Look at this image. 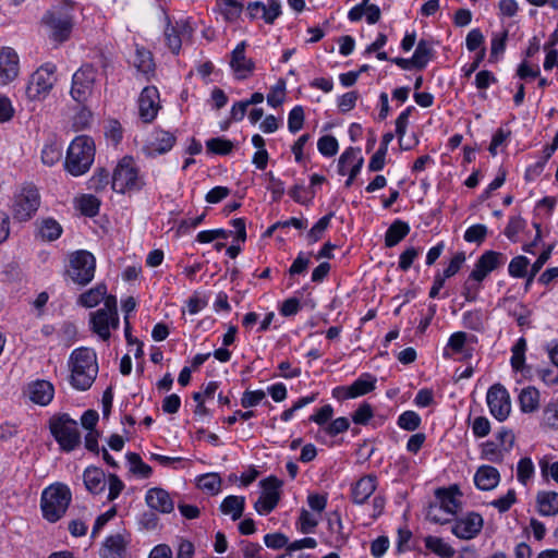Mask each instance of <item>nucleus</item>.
Instances as JSON below:
<instances>
[{"mask_svg":"<svg viewBox=\"0 0 558 558\" xmlns=\"http://www.w3.org/2000/svg\"><path fill=\"white\" fill-rule=\"evenodd\" d=\"M71 367V384L77 390H87L98 374L97 356L88 348L75 349L69 360Z\"/></svg>","mask_w":558,"mask_h":558,"instance_id":"nucleus-1","label":"nucleus"},{"mask_svg":"<svg viewBox=\"0 0 558 558\" xmlns=\"http://www.w3.org/2000/svg\"><path fill=\"white\" fill-rule=\"evenodd\" d=\"M95 159V143L87 135L76 136L70 144L64 161L65 170L74 177L86 173Z\"/></svg>","mask_w":558,"mask_h":558,"instance_id":"nucleus-2","label":"nucleus"},{"mask_svg":"<svg viewBox=\"0 0 558 558\" xmlns=\"http://www.w3.org/2000/svg\"><path fill=\"white\" fill-rule=\"evenodd\" d=\"M71 500L72 494L65 484L56 483L48 486L41 493L43 517L51 523L59 521L68 510Z\"/></svg>","mask_w":558,"mask_h":558,"instance_id":"nucleus-3","label":"nucleus"},{"mask_svg":"<svg viewBox=\"0 0 558 558\" xmlns=\"http://www.w3.org/2000/svg\"><path fill=\"white\" fill-rule=\"evenodd\" d=\"M49 429L62 451L71 452L81 445L77 422L66 413L53 415L49 420Z\"/></svg>","mask_w":558,"mask_h":558,"instance_id":"nucleus-4","label":"nucleus"},{"mask_svg":"<svg viewBox=\"0 0 558 558\" xmlns=\"http://www.w3.org/2000/svg\"><path fill=\"white\" fill-rule=\"evenodd\" d=\"M144 184L134 159L131 156H124L112 173V190L121 194L138 192Z\"/></svg>","mask_w":558,"mask_h":558,"instance_id":"nucleus-5","label":"nucleus"},{"mask_svg":"<svg viewBox=\"0 0 558 558\" xmlns=\"http://www.w3.org/2000/svg\"><path fill=\"white\" fill-rule=\"evenodd\" d=\"M90 324L93 331L102 340L106 341L110 338V328L117 329L119 327L116 296H107L104 307L90 313Z\"/></svg>","mask_w":558,"mask_h":558,"instance_id":"nucleus-6","label":"nucleus"},{"mask_svg":"<svg viewBox=\"0 0 558 558\" xmlns=\"http://www.w3.org/2000/svg\"><path fill=\"white\" fill-rule=\"evenodd\" d=\"M95 269V256L88 251L80 250L71 254L66 274L74 283L86 286L94 279Z\"/></svg>","mask_w":558,"mask_h":558,"instance_id":"nucleus-7","label":"nucleus"},{"mask_svg":"<svg viewBox=\"0 0 558 558\" xmlns=\"http://www.w3.org/2000/svg\"><path fill=\"white\" fill-rule=\"evenodd\" d=\"M39 205L40 195L37 187L33 184H26L14 197L12 216L20 222L27 221L36 214Z\"/></svg>","mask_w":558,"mask_h":558,"instance_id":"nucleus-8","label":"nucleus"},{"mask_svg":"<svg viewBox=\"0 0 558 558\" xmlns=\"http://www.w3.org/2000/svg\"><path fill=\"white\" fill-rule=\"evenodd\" d=\"M56 65L46 63L37 69L32 75L26 86V96L31 100L44 99L56 82Z\"/></svg>","mask_w":558,"mask_h":558,"instance_id":"nucleus-9","label":"nucleus"},{"mask_svg":"<svg viewBox=\"0 0 558 558\" xmlns=\"http://www.w3.org/2000/svg\"><path fill=\"white\" fill-rule=\"evenodd\" d=\"M97 70L89 63L83 64L72 76L71 97L85 104L93 95Z\"/></svg>","mask_w":558,"mask_h":558,"instance_id":"nucleus-10","label":"nucleus"},{"mask_svg":"<svg viewBox=\"0 0 558 558\" xmlns=\"http://www.w3.org/2000/svg\"><path fill=\"white\" fill-rule=\"evenodd\" d=\"M259 484L263 488V493L254 504V508L259 514H268L277 507L280 500L279 489L282 482L276 476H269L262 480Z\"/></svg>","mask_w":558,"mask_h":558,"instance_id":"nucleus-11","label":"nucleus"},{"mask_svg":"<svg viewBox=\"0 0 558 558\" xmlns=\"http://www.w3.org/2000/svg\"><path fill=\"white\" fill-rule=\"evenodd\" d=\"M486 401L492 415L499 422L509 416L511 411L510 396L501 384H495L488 389Z\"/></svg>","mask_w":558,"mask_h":558,"instance_id":"nucleus-12","label":"nucleus"},{"mask_svg":"<svg viewBox=\"0 0 558 558\" xmlns=\"http://www.w3.org/2000/svg\"><path fill=\"white\" fill-rule=\"evenodd\" d=\"M43 22L51 29V37L58 43L66 40L71 34L73 22L72 16L64 11H48Z\"/></svg>","mask_w":558,"mask_h":558,"instance_id":"nucleus-13","label":"nucleus"},{"mask_svg":"<svg viewBox=\"0 0 558 558\" xmlns=\"http://www.w3.org/2000/svg\"><path fill=\"white\" fill-rule=\"evenodd\" d=\"M20 73V58L11 47L0 48V86L13 82Z\"/></svg>","mask_w":558,"mask_h":558,"instance_id":"nucleus-14","label":"nucleus"},{"mask_svg":"<svg viewBox=\"0 0 558 558\" xmlns=\"http://www.w3.org/2000/svg\"><path fill=\"white\" fill-rule=\"evenodd\" d=\"M131 535L126 532L111 534L106 537L100 549V558H125Z\"/></svg>","mask_w":558,"mask_h":558,"instance_id":"nucleus-15","label":"nucleus"},{"mask_svg":"<svg viewBox=\"0 0 558 558\" xmlns=\"http://www.w3.org/2000/svg\"><path fill=\"white\" fill-rule=\"evenodd\" d=\"M483 523L480 513L470 512L465 517L456 520L451 532L461 539H472L482 531Z\"/></svg>","mask_w":558,"mask_h":558,"instance_id":"nucleus-16","label":"nucleus"},{"mask_svg":"<svg viewBox=\"0 0 558 558\" xmlns=\"http://www.w3.org/2000/svg\"><path fill=\"white\" fill-rule=\"evenodd\" d=\"M159 92L155 86L145 87L138 98V110L141 119L149 123L151 122L159 110Z\"/></svg>","mask_w":558,"mask_h":558,"instance_id":"nucleus-17","label":"nucleus"},{"mask_svg":"<svg viewBox=\"0 0 558 558\" xmlns=\"http://www.w3.org/2000/svg\"><path fill=\"white\" fill-rule=\"evenodd\" d=\"M462 493L457 485H452L448 488H437L435 490L436 502L445 510V513L450 517H454L462 508L460 500Z\"/></svg>","mask_w":558,"mask_h":558,"instance_id":"nucleus-18","label":"nucleus"},{"mask_svg":"<svg viewBox=\"0 0 558 558\" xmlns=\"http://www.w3.org/2000/svg\"><path fill=\"white\" fill-rule=\"evenodd\" d=\"M246 43L241 41L231 52L230 66L238 80L247 78L255 69V63L251 58L245 56Z\"/></svg>","mask_w":558,"mask_h":558,"instance_id":"nucleus-19","label":"nucleus"},{"mask_svg":"<svg viewBox=\"0 0 558 558\" xmlns=\"http://www.w3.org/2000/svg\"><path fill=\"white\" fill-rule=\"evenodd\" d=\"M364 159L361 156V149L349 147L345 149L338 160V172L341 175L345 174V163H352V167L349 171V178L345 181V186L349 187L353 183L356 175L360 173L361 168L363 166Z\"/></svg>","mask_w":558,"mask_h":558,"instance_id":"nucleus-20","label":"nucleus"},{"mask_svg":"<svg viewBox=\"0 0 558 558\" xmlns=\"http://www.w3.org/2000/svg\"><path fill=\"white\" fill-rule=\"evenodd\" d=\"M146 505L153 511L168 514L174 510V500L170 494L161 487H153L146 492Z\"/></svg>","mask_w":558,"mask_h":558,"instance_id":"nucleus-21","label":"nucleus"},{"mask_svg":"<svg viewBox=\"0 0 558 558\" xmlns=\"http://www.w3.org/2000/svg\"><path fill=\"white\" fill-rule=\"evenodd\" d=\"M247 12L251 19L260 17L265 23L274 24L281 14V3L279 0H268L267 4L260 1L250 2Z\"/></svg>","mask_w":558,"mask_h":558,"instance_id":"nucleus-22","label":"nucleus"},{"mask_svg":"<svg viewBox=\"0 0 558 558\" xmlns=\"http://www.w3.org/2000/svg\"><path fill=\"white\" fill-rule=\"evenodd\" d=\"M175 143V136L163 130H156L146 146L147 155L155 157L168 153Z\"/></svg>","mask_w":558,"mask_h":558,"instance_id":"nucleus-23","label":"nucleus"},{"mask_svg":"<svg viewBox=\"0 0 558 558\" xmlns=\"http://www.w3.org/2000/svg\"><path fill=\"white\" fill-rule=\"evenodd\" d=\"M27 392L29 396V399L39 405H48L54 395V387L53 385L45 379H37L35 381H32L27 386Z\"/></svg>","mask_w":558,"mask_h":558,"instance_id":"nucleus-24","label":"nucleus"},{"mask_svg":"<svg viewBox=\"0 0 558 558\" xmlns=\"http://www.w3.org/2000/svg\"><path fill=\"white\" fill-rule=\"evenodd\" d=\"M377 478L368 474L357 480L351 489L352 501L356 505H363L376 490Z\"/></svg>","mask_w":558,"mask_h":558,"instance_id":"nucleus-25","label":"nucleus"},{"mask_svg":"<svg viewBox=\"0 0 558 558\" xmlns=\"http://www.w3.org/2000/svg\"><path fill=\"white\" fill-rule=\"evenodd\" d=\"M500 480L498 470L490 465H482L474 475V482L478 489L490 490L495 488Z\"/></svg>","mask_w":558,"mask_h":558,"instance_id":"nucleus-26","label":"nucleus"},{"mask_svg":"<svg viewBox=\"0 0 558 558\" xmlns=\"http://www.w3.org/2000/svg\"><path fill=\"white\" fill-rule=\"evenodd\" d=\"M83 481L86 489L92 494H99L105 490L106 475L97 466H88L83 473Z\"/></svg>","mask_w":558,"mask_h":558,"instance_id":"nucleus-27","label":"nucleus"},{"mask_svg":"<svg viewBox=\"0 0 558 558\" xmlns=\"http://www.w3.org/2000/svg\"><path fill=\"white\" fill-rule=\"evenodd\" d=\"M244 508L245 497L235 495L227 496L219 507L220 511L226 515H230L233 521L239 520L243 515Z\"/></svg>","mask_w":558,"mask_h":558,"instance_id":"nucleus-28","label":"nucleus"},{"mask_svg":"<svg viewBox=\"0 0 558 558\" xmlns=\"http://www.w3.org/2000/svg\"><path fill=\"white\" fill-rule=\"evenodd\" d=\"M410 232V226L402 220H395L385 233V245L393 247L401 242Z\"/></svg>","mask_w":558,"mask_h":558,"instance_id":"nucleus-29","label":"nucleus"},{"mask_svg":"<svg viewBox=\"0 0 558 558\" xmlns=\"http://www.w3.org/2000/svg\"><path fill=\"white\" fill-rule=\"evenodd\" d=\"M538 512L542 515H555L558 513V493L541 492L537 494Z\"/></svg>","mask_w":558,"mask_h":558,"instance_id":"nucleus-30","label":"nucleus"},{"mask_svg":"<svg viewBox=\"0 0 558 558\" xmlns=\"http://www.w3.org/2000/svg\"><path fill=\"white\" fill-rule=\"evenodd\" d=\"M376 378L371 374H363L350 385L349 396L357 398L373 391L376 387Z\"/></svg>","mask_w":558,"mask_h":558,"instance_id":"nucleus-31","label":"nucleus"},{"mask_svg":"<svg viewBox=\"0 0 558 558\" xmlns=\"http://www.w3.org/2000/svg\"><path fill=\"white\" fill-rule=\"evenodd\" d=\"M519 402L522 412L531 413L538 409L539 392L534 387H526L519 395Z\"/></svg>","mask_w":558,"mask_h":558,"instance_id":"nucleus-32","label":"nucleus"},{"mask_svg":"<svg viewBox=\"0 0 558 558\" xmlns=\"http://www.w3.org/2000/svg\"><path fill=\"white\" fill-rule=\"evenodd\" d=\"M133 64L137 71L144 75H148L155 71L153 54L145 48H136Z\"/></svg>","mask_w":558,"mask_h":558,"instance_id":"nucleus-33","label":"nucleus"},{"mask_svg":"<svg viewBox=\"0 0 558 558\" xmlns=\"http://www.w3.org/2000/svg\"><path fill=\"white\" fill-rule=\"evenodd\" d=\"M434 56L432 44L421 39L413 53V61L416 63V70H424Z\"/></svg>","mask_w":558,"mask_h":558,"instance_id":"nucleus-34","label":"nucleus"},{"mask_svg":"<svg viewBox=\"0 0 558 558\" xmlns=\"http://www.w3.org/2000/svg\"><path fill=\"white\" fill-rule=\"evenodd\" d=\"M107 296V287L106 284L100 283L81 294L80 303L83 306L90 308L98 305L101 300L105 301Z\"/></svg>","mask_w":558,"mask_h":558,"instance_id":"nucleus-35","label":"nucleus"},{"mask_svg":"<svg viewBox=\"0 0 558 558\" xmlns=\"http://www.w3.org/2000/svg\"><path fill=\"white\" fill-rule=\"evenodd\" d=\"M126 459L130 465V472L141 478L150 477L153 469L142 460L138 453L129 452Z\"/></svg>","mask_w":558,"mask_h":558,"instance_id":"nucleus-36","label":"nucleus"},{"mask_svg":"<svg viewBox=\"0 0 558 558\" xmlns=\"http://www.w3.org/2000/svg\"><path fill=\"white\" fill-rule=\"evenodd\" d=\"M39 235L47 241H54L60 238L62 228L59 222L52 218L43 219L38 226Z\"/></svg>","mask_w":558,"mask_h":558,"instance_id":"nucleus-37","label":"nucleus"},{"mask_svg":"<svg viewBox=\"0 0 558 558\" xmlns=\"http://www.w3.org/2000/svg\"><path fill=\"white\" fill-rule=\"evenodd\" d=\"M425 546L436 555L445 558H450L454 555V549L446 543L442 538L436 536H427L425 538Z\"/></svg>","mask_w":558,"mask_h":558,"instance_id":"nucleus-38","label":"nucleus"},{"mask_svg":"<svg viewBox=\"0 0 558 558\" xmlns=\"http://www.w3.org/2000/svg\"><path fill=\"white\" fill-rule=\"evenodd\" d=\"M526 340L521 337L511 349V366L514 371H522L525 362Z\"/></svg>","mask_w":558,"mask_h":558,"instance_id":"nucleus-39","label":"nucleus"},{"mask_svg":"<svg viewBox=\"0 0 558 558\" xmlns=\"http://www.w3.org/2000/svg\"><path fill=\"white\" fill-rule=\"evenodd\" d=\"M62 156V146L57 142H49L45 144L41 150V160L47 166H53Z\"/></svg>","mask_w":558,"mask_h":558,"instance_id":"nucleus-40","label":"nucleus"},{"mask_svg":"<svg viewBox=\"0 0 558 558\" xmlns=\"http://www.w3.org/2000/svg\"><path fill=\"white\" fill-rule=\"evenodd\" d=\"M480 262V266L485 268L486 271L492 272L495 270L500 264L504 263L505 257L501 253L495 251H486L481 255L477 259Z\"/></svg>","mask_w":558,"mask_h":558,"instance_id":"nucleus-41","label":"nucleus"},{"mask_svg":"<svg viewBox=\"0 0 558 558\" xmlns=\"http://www.w3.org/2000/svg\"><path fill=\"white\" fill-rule=\"evenodd\" d=\"M167 20L169 19L167 17ZM163 34L166 45L168 46V48L171 50L172 53L179 54L182 47L183 38L175 32L170 21L167 22Z\"/></svg>","mask_w":558,"mask_h":558,"instance_id":"nucleus-42","label":"nucleus"},{"mask_svg":"<svg viewBox=\"0 0 558 558\" xmlns=\"http://www.w3.org/2000/svg\"><path fill=\"white\" fill-rule=\"evenodd\" d=\"M100 201L90 194L83 195L78 201V208L83 215L94 217L98 214Z\"/></svg>","mask_w":558,"mask_h":558,"instance_id":"nucleus-43","label":"nucleus"},{"mask_svg":"<svg viewBox=\"0 0 558 558\" xmlns=\"http://www.w3.org/2000/svg\"><path fill=\"white\" fill-rule=\"evenodd\" d=\"M206 147L209 153L217 155H228L233 149V143L223 137H215L206 142Z\"/></svg>","mask_w":558,"mask_h":558,"instance_id":"nucleus-44","label":"nucleus"},{"mask_svg":"<svg viewBox=\"0 0 558 558\" xmlns=\"http://www.w3.org/2000/svg\"><path fill=\"white\" fill-rule=\"evenodd\" d=\"M332 216L333 213L325 215L311 228V230L307 232V239L311 243H315L322 239L324 232L330 223Z\"/></svg>","mask_w":558,"mask_h":558,"instance_id":"nucleus-45","label":"nucleus"},{"mask_svg":"<svg viewBox=\"0 0 558 558\" xmlns=\"http://www.w3.org/2000/svg\"><path fill=\"white\" fill-rule=\"evenodd\" d=\"M421 422L420 415L414 411H405L398 417V426L409 432L417 429Z\"/></svg>","mask_w":558,"mask_h":558,"instance_id":"nucleus-46","label":"nucleus"},{"mask_svg":"<svg viewBox=\"0 0 558 558\" xmlns=\"http://www.w3.org/2000/svg\"><path fill=\"white\" fill-rule=\"evenodd\" d=\"M286 94V81L283 78L278 80L267 95V102L269 106L277 108L282 105Z\"/></svg>","mask_w":558,"mask_h":558,"instance_id":"nucleus-47","label":"nucleus"},{"mask_svg":"<svg viewBox=\"0 0 558 558\" xmlns=\"http://www.w3.org/2000/svg\"><path fill=\"white\" fill-rule=\"evenodd\" d=\"M530 260L525 256H517L509 264V275L513 278H524L527 274Z\"/></svg>","mask_w":558,"mask_h":558,"instance_id":"nucleus-48","label":"nucleus"},{"mask_svg":"<svg viewBox=\"0 0 558 558\" xmlns=\"http://www.w3.org/2000/svg\"><path fill=\"white\" fill-rule=\"evenodd\" d=\"M109 183V172L105 168L96 170L88 181V189L95 192H101Z\"/></svg>","mask_w":558,"mask_h":558,"instance_id":"nucleus-49","label":"nucleus"},{"mask_svg":"<svg viewBox=\"0 0 558 558\" xmlns=\"http://www.w3.org/2000/svg\"><path fill=\"white\" fill-rule=\"evenodd\" d=\"M304 124V110L302 106H295L288 117V129L291 133L299 132Z\"/></svg>","mask_w":558,"mask_h":558,"instance_id":"nucleus-50","label":"nucleus"},{"mask_svg":"<svg viewBox=\"0 0 558 558\" xmlns=\"http://www.w3.org/2000/svg\"><path fill=\"white\" fill-rule=\"evenodd\" d=\"M198 486L213 495L220 490L221 480L217 474H206L199 477Z\"/></svg>","mask_w":558,"mask_h":558,"instance_id":"nucleus-51","label":"nucleus"},{"mask_svg":"<svg viewBox=\"0 0 558 558\" xmlns=\"http://www.w3.org/2000/svg\"><path fill=\"white\" fill-rule=\"evenodd\" d=\"M317 148L326 157H332L338 151V142L331 135H325L318 140Z\"/></svg>","mask_w":558,"mask_h":558,"instance_id":"nucleus-52","label":"nucleus"},{"mask_svg":"<svg viewBox=\"0 0 558 558\" xmlns=\"http://www.w3.org/2000/svg\"><path fill=\"white\" fill-rule=\"evenodd\" d=\"M243 10V5L241 2L236 0H222L221 3V12L226 20L234 21L236 20Z\"/></svg>","mask_w":558,"mask_h":558,"instance_id":"nucleus-53","label":"nucleus"},{"mask_svg":"<svg viewBox=\"0 0 558 558\" xmlns=\"http://www.w3.org/2000/svg\"><path fill=\"white\" fill-rule=\"evenodd\" d=\"M429 521L439 524H446L451 521V517L445 513V510L436 501L430 504L426 513Z\"/></svg>","mask_w":558,"mask_h":558,"instance_id":"nucleus-54","label":"nucleus"},{"mask_svg":"<svg viewBox=\"0 0 558 558\" xmlns=\"http://www.w3.org/2000/svg\"><path fill=\"white\" fill-rule=\"evenodd\" d=\"M487 234V228L484 225L477 223L469 227L464 232V240L466 242L481 243Z\"/></svg>","mask_w":558,"mask_h":558,"instance_id":"nucleus-55","label":"nucleus"},{"mask_svg":"<svg viewBox=\"0 0 558 558\" xmlns=\"http://www.w3.org/2000/svg\"><path fill=\"white\" fill-rule=\"evenodd\" d=\"M534 474V465L530 458H522L518 463V480L522 484H526V482Z\"/></svg>","mask_w":558,"mask_h":558,"instance_id":"nucleus-56","label":"nucleus"},{"mask_svg":"<svg viewBox=\"0 0 558 558\" xmlns=\"http://www.w3.org/2000/svg\"><path fill=\"white\" fill-rule=\"evenodd\" d=\"M421 253V248H416V247H408L405 248L400 257H399V268L402 270V271H407L410 269V267L412 266L414 259L418 256V254Z\"/></svg>","mask_w":558,"mask_h":558,"instance_id":"nucleus-57","label":"nucleus"},{"mask_svg":"<svg viewBox=\"0 0 558 558\" xmlns=\"http://www.w3.org/2000/svg\"><path fill=\"white\" fill-rule=\"evenodd\" d=\"M524 226L525 221L521 217L513 216L509 219V222L505 229V235L510 241H515L517 235L519 234L520 231L523 230Z\"/></svg>","mask_w":558,"mask_h":558,"instance_id":"nucleus-58","label":"nucleus"},{"mask_svg":"<svg viewBox=\"0 0 558 558\" xmlns=\"http://www.w3.org/2000/svg\"><path fill=\"white\" fill-rule=\"evenodd\" d=\"M372 417L373 409L367 402L362 403L352 415L353 422L361 425L367 424Z\"/></svg>","mask_w":558,"mask_h":558,"instance_id":"nucleus-59","label":"nucleus"},{"mask_svg":"<svg viewBox=\"0 0 558 558\" xmlns=\"http://www.w3.org/2000/svg\"><path fill=\"white\" fill-rule=\"evenodd\" d=\"M544 422L551 428L558 429V399L548 403L544 409Z\"/></svg>","mask_w":558,"mask_h":558,"instance_id":"nucleus-60","label":"nucleus"},{"mask_svg":"<svg viewBox=\"0 0 558 558\" xmlns=\"http://www.w3.org/2000/svg\"><path fill=\"white\" fill-rule=\"evenodd\" d=\"M481 283L475 281V279H472L470 276L463 283V290L462 295L464 296L465 301L473 302L477 299V294L481 290Z\"/></svg>","mask_w":558,"mask_h":558,"instance_id":"nucleus-61","label":"nucleus"},{"mask_svg":"<svg viewBox=\"0 0 558 558\" xmlns=\"http://www.w3.org/2000/svg\"><path fill=\"white\" fill-rule=\"evenodd\" d=\"M311 264L310 256L303 252H300L289 268V274L291 276L300 275L306 271L308 265Z\"/></svg>","mask_w":558,"mask_h":558,"instance_id":"nucleus-62","label":"nucleus"},{"mask_svg":"<svg viewBox=\"0 0 558 558\" xmlns=\"http://www.w3.org/2000/svg\"><path fill=\"white\" fill-rule=\"evenodd\" d=\"M264 543L269 548L280 549L282 547H288L289 538L282 533L266 534L264 536Z\"/></svg>","mask_w":558,"mask_h":558,"instance_id":"nucleus-63","label":"nucleus"},{"mask_svg":"<svg viewBox=\"0 0 558 558\" xmlns=\"http://www.w3.org/2000/svg\"><path fill=\"white\" fill-rule=\"evenodd\" d=\"M207 305V299L202 296L201 293L194 292L186 301L187 311L191 315L201 312Z\"/></svg>","mask_w":558,"mask_h":558,"instance_id":"nucleus-64","label":"nucleus"}]
</instances>
